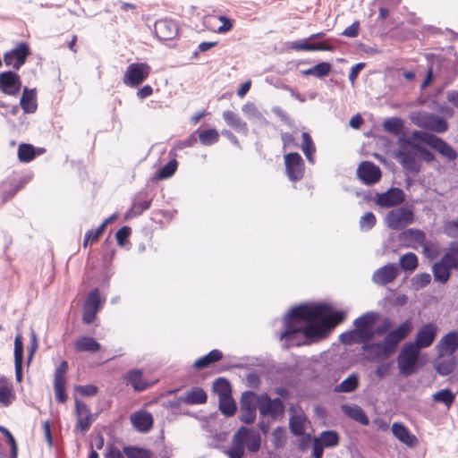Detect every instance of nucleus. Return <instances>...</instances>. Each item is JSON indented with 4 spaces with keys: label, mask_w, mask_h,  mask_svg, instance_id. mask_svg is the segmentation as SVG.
<instances>
[{
    "label": "nucleus",
    "mask_w": 458,
    "mask_h": 458,
    "mask_svg": "<svg viewBox=\"0 0 458 458\" xmlns=\"http://www.w3.org/2000/svg\"><path fill=\"white\" fill-rule=\"evenodd\" d=\"M345 316L344 311H333L323 303L294 307L284 318L285 330L281 339L285 340L287 347L310 344L344 321Z\"/></svg>",
    "instance_id": "1"
},
{
    "label": "nucleus",
    "mask_w": 458,
    "mask_h": 458,
    "mask_svg": "<svg viewBox=\"0 0 458 458\" xmlns=\"http://www.w3.org/2000/svg\"><path fill=\"white\" fill-rule=\"evenodd\" d=\"M409 117L418 127L437 133H443L448 129L447 122L444 118L425 111L413 112Z\"/></svg>",
    "instance_id": "2"
},
{
    "label": "nucleus",
    "mask_w": 458,
    "mask_h": 458,
    "mask_svg": "<svg viewBox=\"0 0 458 458\" xmlns=\"http://www.w3.org/2000/svg\"><path fill=\"white\" fill-rule=\"evenodd\" d=\"M412 138L429 146L450 161L454 160L457 157L456 151L450 145L433 134L420 131H414L412 132Z\"/></svg>",
    "instance_id": "3"
},
{
    "label": "nucleus",
    "mask_w": 458,
    "mask_h": 458,
    "mask_svg": "<svg viewBox=\"0 0 458 458\" xmlns=\"http://www.w3.org/2000/svg\"><path fill=\"white\" fill-rule=\"evenodd\" d=\"M420 349L411 343L406 344L401 350L397 359L399 371L402 375L410 376L416 370V364Z\"/></svg>",
    "instance_id": "4"
},
{
    "label": "nucleus",
    "mask_w": 458,
    "mask_h": 458,
    "mask_svg": "<svg viewBox=\"0 0 458 458\" xmlns=\"http://www.w3.org/2000/svg\"><path fill=\"white\" fill-rule=\"evenodd\" d=\"M408 138H400L398 140V150L394 156L403 167L410 173L416 174L420 170V162L416 154L409 149Z\"/></svg>",
    "instance_id": "5"
},
{
    "label": "nucleus",
    "mask_w": 458,
    "mask_h": 458,
    "mask_svg": "<svg viewBox=\"0 0 458 458\" xmlns=\"http://www.w3.org/2000/svg\"><path fill=\"white\" fill-rule=\"evenodd\" d=\"M413 211L409 207H402L390 210L386 216L385 222L387 227L400 230L413 222Z\"/></svg>",
    "instance_id": "6"
},
{
    "label": "nucleus",
    "mask_w": 458,
    "mask_h": 458,
    "mask_svg": "<svg viewBox=\"0 0 458 458\" xmlns=\"http://www.w3.org/2000/svg\"><path fill=\"white\" fill-rule=\"evenodd\" d=\"M150 66L146 63H134L130 64L123 75V81L126 86L137 87L149 75Z\"/></svg>",
    "instance_id": "7"
},
{
    "label": "nucleus",
    "mask_w": 458,
    "mask_h": 458,
    "mask_svg": "<svg viewBox=\"0 0 458 458\" xmlns=\"http://www.w3.org/2000/svg\"><path fill=\"white\" fill-rule=\"evenodd\" d=\"M439 332V327L435 322L423 324L418 329L415 340L412 344H416L418 348L426 349L430 347L435 342Z\"/></svg>",
    "instance_id": "8"
},
{
    "label": "nucleus",
    "mask_w": 458,
    "mask_h": 458,
    "mask_svg": "<svg viewBox=\"0 0 458 458\" xmlns=\"http://www.w3.org/2000/svg\"><path fill=\"white\" fill-rule=\"evenodd\" d=\"M257 409L259 410V395L253 392H245L241 402V420L246 424L254 422Z\"/></svg>",
    "instance_id": "9"
},
{
    "label": "nucleus",
    "mask_w": 458,
    "mask_h": 458,
    "mask_svg": "<svg viewBox=\"0 0 458 458\" xmlns=\"http://www.w3.org/2000/svg\"><path fill=\"white\" fill-rule=\"evenodd\" d=\"M438 358L453 356L458 351V330L445 334L435 345Z\"/></svg>",
    "instance_id": "10"
},
{
    "label": "nucleus",
    "mask_w": 458,
    "mask_h": 458,
    "mask_svg": "<svg viewBox=\"0 0 458 458\" xmlns=\"http://www.w3.org/2000/svg\"><path fill=\"white\" fill-rule=\"evenodd\" d=\"M285 172L290 181H300L304 175V162L297 152L288 153L284 156Z\"/></svg>",
    "instance_id": "11"
},
{
    "label": "nucleus",
    "mask_w": 458,
    "mask_h": 458,
    "mask_svg": "<svg viewBox=\"0 0 458 458\" xmlns=\"http://www.w3.org/2000/svg\"><path fill=\"white\" fill-rule=\"evenodd\" d=\"M30 47L26 43H20L16 47L4 55V62L6 66L18 71L30 55Z\"/></svg>",
    "instance_id": "12"
},
{
    "label": "nucleus",
    "mask_w": 458,
    "mask_h": 458,
    "mask_svg": "<svg viewBox=\"0 0 458 458\" xmlns=\"http://www.w3.org/2000/svg\"><path fill=\"white\" fill-rule=\"evenodd\" d=\"M259 411L262 416H271L276 419L282 416L284 405L281 399H271L267 394L259 395Z\"/></svg>",
    "instance_id": "13"
},
{
    "label": "nucleus",
    "mask_w": 458,
    "mask_h": 458,
    "mask_svg": "<svg viewBox=\"0 0 458 458\" xmlns=\"http://www.w3.org/2000/svg\"><path fill=\"white\" fill-rule=\"evenodd\" d=\"M378 318L376 312H368L356 318L353 322L356 332L367 342L374 336L373 326Z\"/></svg>",
    "instance_id": "14"
},
{
    "label": "nucleus",
    "mask_w": 458,
    "mask_h": 458,
    "mask_svg": "<svg viewBox=\"0 0 458 458\" xmlns=\"http://www.w3.org/2000/svg\"><path fill=\"white\" fill-rule=\"evenodd\" d=\"M362 349L371 360H375L386 359L396 350L386 337L381 343L369 344L367 342L363 344Z\"/></svg>",
    "instance_id": "15"
},
{
    "label": "nucleus",
    "mask_w": 458,
    "mask_h": 458,
    "mask_svg": "<svg viewBox=\"0 0 458 458\" xmlns=\"http://www.w3.org/2000/svg\"><path fill=\"white\" fill-rule=\"evenodd\" d=\"M21 88V81L14 72L8 71L0 73V91L5 95L16 96Z\"/></svg>",
    "instance_id": "16"
},
{
    "label": "nucleus",
    "mask_w": 458,
    "mask_h": 458,
    "mask_svg": "<svg viewBox=\"0 0 458 458\" xmlns=\"http://www.w3.org/2000/svg\"><path fill=\"white\" fill-rule=\"evenodd\" d=\"M399 240L409 248L417 249L422 247L423 252L426 253L428 250L426 242V234L419 229H407L401 233Z\"/></svg>",
    "instance_id": "17"
},
{
    "label": "nucleus",
    "mask_w": 458,
    "mask_h": 458,
    "mask_svg": "<svg viewBox=\"0 0 458 458\" xmlns=\"http://www.w3.org/2000/svg\"><path fill=\"white\" fill-rule=\"evenodd\" d=\"M155 34L160 40H172L178 35L176 22L170 19H162L155 23Z\"/></svg>",
    "instance_id": "18"
},
{
    "label": "nucleus",
    "mask_w": 458,
    "mask_h": 458,
    "mask_svg": "<svg viewBox=\"0 0 458 458\" xmlns=\"http://www.w3.org/2000/svg\"><path fill=\"white\" fill-rule=\"evenodd\" d=\"M357 174L367 184L376 183L381 178L379 167L371 162H362L357 169Z\"/></svg>",
    "instance_id": "19"
},
{
    "label": "nucleus",
    "mask_w": 458,
    "mask_h": 458,
    "mask_svg": "<svg viewBox=\"0 0 458 458\" xmlns=\"http://www.w3.org/2000/svg\"><path fill=\"white\" fill-rule=\"evenodd\" d=\"M75 410L77 414L75 428L77 431L86 432L93 422V416L88 406L79 400L75 402Z\"/></svg>",
    "instance_id": "20"
},
{
    "label": "nucleus",
    "mask_w": 458,
    "mask_h": 458,
    "mask_svg": "<svg viewBox=\"0 0 458 458\" xmlns=\"http://www.w3.org/2000/svg\"><path fill=\"white\" fill-rule=\"evenodd\" d=\"M99 292L98 289H95L89 294L84 304L82 318L84 323L90 324L93 322L99 309Z\"/></svg>",
    "instance_id": "21"
},
{
    "label": "nucleus",
    "mask_w": 458,
    "mask_h": 458,
    "mask_svg": "<svg viewBox=\"0 0 458 458\" xmlns=\"http://www.w3.org/2000/svg\"><path fill=\"white\" fill-rule=\"evenodd\" d=\"M391 430L395 438L410 448H414L419 444L417 437L411 434L403 423L394 422Z\"/></svg>",
    "instance_id": "22"
},
{
    "label": "nucleus",
    "mask_w": 458,
    "mask_h": 458,
    "mask_svg": "<svg viewBox=\"0 0 458 458\" xmlns=\"http://www.w3.org/2000/svg\"><path fill=\"white\" fill-rule=\"evenodd\" d=\"M242 430V434H241V437L238 438L242 446L244 448V445H246L250 452H257L259 449L261 444V438L259 432L250 430L245 427H242L237 430L236 433H241Z\"/></svg>",
    "instance_id": "23"
},
{
    "label": "nucleus",
    "mask_w": 458,
    "mask_h": 458,
    "mask_svg": "<svg viewBox=\"0 0 458 458\" xmlns=\"http://www.w3.org/2000/svg\"><path fill=\"white\" fill-rule=\"evenodd\" d=\"M404 192L399 188H391L385 193L377 195V203L381 207H394L403 203Z\"/></svg>",
    "instance_id": "24"
},
{
    "label": "nucleus",
    "mask_w": 458,
    "mask_h": 458,
    "mask_svg": "<svg viewBox=\"0 0 458 458\" xmlns=\"http://www.w3.org/2000/svg\"><path fill=\"white\" fill-rule=\"evenodd\" d=\"M398 275L397 267L394 264H386V266L375 271L372 281L379 285H384L393 282Z\"/></svg>",
    "instance_id": "25"
},
{
    "label": "nucleus",
    "mask_w": 458,
    "mask_h": 458,
    "mask_svg": "<svg viewBox=\"0 0 458 458\" xmlns=\"http://www.w3.org/2000/svg\"><path fill=\"white\" fill-rule=\"evenodd\" d=\"M412 329V324L410 319L405 320L399 325L395 329L389 332L386 338L396 349L398 344L403 340Z\"/></svg>",
    "instance_id": "26"
},
{
    "label": "nucleus",
    "mask_w": 458,
    "mask_h": 458,
    "mask_svg": "<svg viewBox=\"0 0 458 458\" xmlns=\"http://www.w3.org/2000/svg\"><path fill=\"white\" fill-rule=\"evenodd\" d=\"M131 422L140 432H148L153 425L152 415L145 411L135 412L131 415Z\"/></svg>",
    "instance_id": "27"
},
{
    "label": "nucleus",
    "mask_w": 458,
    "mask_h": 458,
    "mask_svg": "<svg viewBox=\"0 0 458 458\" xmlns=\"http://www.w3.org/2000/svg\"><path fill=\"white\" fill-rule=\"evenodd\" d=\"M15 400L13 384L6 377L0 376V403L9 406Z\"/></svg>",
    "instance_id": "28"
},
{
    "label": "nucleus",
    "mask_w": 458,
    "mask_h": 458,
    "mask_svg": "<svg viewBox=\"0 0 458 458\" xmlns=\"http://www.w3.org/2000/svg\"><path fill=\"white\" fill-rule=\"evenodd\" d=\"M125 378L137 392L143 391L152 385V383H149L143 378L142 372L140 369L130 370L126 374Z\"/></svg>",
    "instance_id": "29"
},
{
    "label": "nucleus",
    "mask_w": 458,
    "mask_h": 458,
    "mask_svg": "<svg viewBox=\"0 0 458 458\" xmlns=\"http://www.w3.org/2000/svg\"><path fill=\"white\" fill-rule=\"evenodd\" d=\"M20 105L25 113H34L37 109L36 90L24 88L20 99Z\"/></svg>",
    "instance_id": "30"
},
{
    "label": "nucleus",
    "mask_w": 458,
    "mask_h": 458,
    "mask_svg": "<svg viewBox=\"0 0 458 458\" xmlns=\"http://www.w3.org/2000/svg\"><path fill=\"white\" fill-rule=\"evenodd\" d=\"M342 411L346 416L350 417L360 424L364 426L369 424V419L367 415L359 405L344 404L342 405Z\"/></svg>",
    "instance_id": "31"
},
{
    "label": "nucleus",
    "mask_w": 458,
    "mask_h": 458,
    "mask_svg": "<svg viewBox=\"0 0 458 458\" xmlns=\"http://www.w3.org/2000/svg\"><path fill=\"white\" fill-rule=\"evenodd\" d=\"M223 118L228 126L233 128L238 132L247 133L248 128L246 123L235 113L229 110L224 111Z\"/></svg>",
    "instance_id": "32"
},
{
    "label": "nucleus",
    "mask_w": 458,
    "mask_h": 458,
    "mask_svg": "<svg viewBox=\"0 0 458 458\" xmlns=\"http://www.w3.org/2000/svg\"><path fill=\"white\" fill-rule=\"evenodd\" d=\"M208 396L200 387H192L182 397V401L187 404H202L207 402Z\"/></svg>",
    "instance_id": "33"
},
{
    "label": "nucleus",
    "mask_w": 458,
    "mask_h": 458,
    "mask_svg": "<svg viewBox=\"0 0 458 458\" xmlns=\"http://www.w3.org/2000/svg\"><path fill=\"white\" fill-rule=\"evenodd\" d=\"M450 269H452L447 262H445L444 258L439 262L434 264L432 272L436 281L445 284L450 277Z\"/></svg>",
    "instance_id": "34"
},
{
    "label": "nucleus",
    "mask_w": 458,
    "mask_h": 458,
    "mask_svg": "<svg viewBox=\"0 0 458 458\" xmlns=\"http://www.w3.org/2000/svg\"><path fill=\"white\" fill-rule=\"evenodd\" d=\"M76 351L97 352L100 350V344L92 337L82 336L74 343Z\"/></svg>",
    "instance_id": "35"
},
{
    "label": "nucleus",
    "mask_w": 458,
    "mask_h": 458,
    "mask_svg": "<svg viewBox=\"0 0 458 458\" xmlns=\"http://www.w3.org/2000/svg\"><path fill=\"white\" fill-rule=\"evenodd\" d=\"M455 365L454 355L450 357L438 358L434 363L435 369L441 376L449 375Z\"/></svg>",
    "instance_id": "36"
},
{
    "label": "nucleus",
    "mask_w": 458,
    "mask_h": 458,
    "mask_svg": "<svg viewBox=\"0 0 458 458\" xmlns=\"http://www.w3.org/2000/svg\"><path fill=\"white\" fill-rule=\"evenodd\" d=\"M359 385V378L356 374H351L341 384L335 387L337 393H351L353 392Z\"/></svg>",
    "instance_id": "37"
},
{
    "label": "nucleus",
    "mask_w": 458,
    "mask_h": 458,
    "mask_svg": "<svg viewBox=\"0 0 458 458\" xmlns=\"http://www.w3.org/2000/svg\"><path fill=\"white\" fill-rule=\"evenodd\" d=\"M302 138V144H301V149L308 159V161L311 164L315 162L314 160V153L316 151L315 145L308 132H302L301 134Z\"/></svg>",
    "instance_id": "38"
},
{
    "label": "nucleus",
    "mask_w": 458,
    "mask_h": 458,
    "mask_svg": "<svg viewBox=\"0 0 458 458\" xmlns=\"http://www.w3.org/2000/svg\"><path fill=\"white\" fill-rule=\"evenodd\" d=\"M324 447H333L338 444L339 438L336 432L333 430L323 431L318 437L314 438Z\"/></svg>",
    "instance_id": "39"
},
{
    "label": "nucleus",
    "mask_w": 458,
    "mask_h": 458,
    "mask_svg": "<svg viewBox=\"0 0 458 458\" xmlns=\"http://www.w3.org/2000/svg\"><path fill=\"white\" fill-rule=\"evenodd\" d=\"M306 419L302 414H295L290 418V429L296 436L303 435Z\"/></svg>",
    "instance_id": "40"
},
{
    "label": "nucleus",
    "mask_w": 458,
    "mask_h": 458,
    "mask_svg": "<svg viewBox=\"0 0 458 458\" xmlns=\"http://www.w3.org/2000/svg\"><path fill=\"white\" fill-rule=\"evenodd\" d=\"M123 454L127 458H152L153 456L150 451L132 445L124 446Z\"/></svg>",
    "instance_id": "41"
},
{
    "label": "nucleus",
    "mask_w": 458,
    "mask_h": 458,
    "mask_svg": "<svg viewBox=\"0 0 458 458\" xmlns=\"http://www.w3.org/2000/svg\"><path fill=\"white\" fill-rule=\"evenodd\" d=\"M242 113L246 115L247 118L257 121V122H264L265 118L263 114L259 111L257 106L253 103H247L242 107Z\"/></svg>",
    "instance_id": "42"
},
{
    "label": "nucleus",
    "mask_w": 458,
    "mask_h": 458,
    "mask_svg": "<svg viewBox=\"0 0 458 458\" xmlns=\"http://www.w3.org/2000/svg\"><path fill=\"white\" fill-rule=\"evenodd\" d=\"M213 389L218 395V399L231 395L229 382L225 378H218L213 384Z\"/></svg>",
    "instance_id": "43"
},
{
    "label": "nucleus",
    "mask_w": 458,
    "mask_h": 458,
    "mask_svg": "<svg viewBox=\"0 0 458 458\" xmlns=\"http://www.w3.org/2000/svg\"><path fill=\"white\" fill-rule=\"evenodd\" d=\"M243 430L241 433H235L232 442V447L226 452L229 458H242L244 454V448L242 446L238 438L242 434Z\"/></svg>",
    "instance_id": "44"
},
{
    "label": "nucleus",
    "mask_w": 458,
    "mask_h": 458,
    "mask_svg": "<svg viewBox=\"0 0 458 458\" xmlns=\"http://www.w3.org/2000/svg\"><path fill=\"white\" fill-rule=\"evenodd\" d=\"M219 409L225 416H232L236 411V404L231 395L219 399Z\"/></svg>",
    "instance_id": "45"
},
{
    "label": "nucleus",
    "mask_w": 458,
    "mask_h": 458,
    "mask_svg": "<svg viewBox=\"0 0 458 458\" xmlns=\"http://www.w3.org/2000/svg\"><path fill=\"white\" fill-rule=\"evenodd\" d=\"M383 127L386 131L398 134L403 127V122L397 117L388 118L383 123Z\"/></svg>",
    "instance_id": "46"
},
{
    "label": "nucleus",
    "mask_w": 458,
    "mask_h": 458,
    "mask_svg": "<svg viewBox=\"0 0 458 458\" xmlns=\"http://www.w3.org/2000/svg\"><path fill=\"white\" fill-rule=\"evenodd\" d=\"M400 265L403 269L411 272L418 266V258L414 253H406L401 257Z\"/></svg>",
    "instance_id": "47"
},
{
    "label": "nucleus",
    "mask_w": 458,
    "mask_h": 458,
    "mask_svg": "<svg viewBox=\"0 0 458 458\" xmlns=\"http://www.w3.org/2000/svg\"><path fill=\"white\" fill-rule=\"evenodd\" d=\"M432 399L436 403H443L450 407L454 400V394L449 389H442L432 395Z\"/></svg>",
    "instance_id": "48"
},
{
    "label": "nucleus",
    "mask_w": 458,
    "mask_h": 458,
    "mask_svg": "<svg viewBox=\"0 0 458 458\" xmlns=\"http://www.w3.org/2000/svg\"><path fill=\"white\" fill-rule=\"evenodd\" d=\"M199 138L203 145L209 146L218 141L219 133L215 129H209L200 131Z\"/></svg>",
    "instance_id": "49"
},
{
    "label": "nucleus",
    "mask_w": 458,
    "mask_h": 458,
    "mask_svg": "<svg viewBox=\"0 0 458 458\" xmlns=\"http://www.w3.org/2000/svg\"><path fill=\"white\" fill-rule=\"evenodd\" d=\"M35 157V149L30 144H21L18 148V157L21 162H30Z\"/></svg>",
    "instance_id": "50"
},
{
    "label": "nucleus",
    "mask_w": 458,
    "mask_h": 458,
    "mask_svg": "<svg viewBox=\"0 0 458 458\" xmlns=\"http://www.w3.org/2000/svg\"><path fill=\"white\" fill-rule=\"evenodd\" d=\"M430 281H431L430 275L428 273H422V274L416 275L411 279V284L415 290H420V289L426 287L428 284H429Z\"/></svg>",
    "instance_id": "51"
},
{
    "label": "nucleus",
    "mask_w": 458,
    "mask_h": 458,
    "mask_svg": "<svg viewBox=\"0 0 458 458\" xmlns=\"http://www.w3.org/2000/svg\"><path fill=\"white\" fill-rule=\"evenodd\" d=\"M341 341L345 344H352L354 343H361L365 344L367 341L360 335L355 329H353L351 332H346L344 334H342L340 336Z\"/></svg>",
    "instance_id": "52"
},
{
    "label": "nucleus",
    "mask_w": 458,
    "mask_h": 458,
    "mask_svg": "<svg viewBox=\"0 0 458 458\" xmlns=\"http://www.w3.org/2000/svg\"><path fill=\"white\" fill-rule=\"evenodd\" d=\"M150 206V202L148 199L135 202L131 209L129 210L127 216H135L140 215L144 210H147Z\"/></svg>",
    "instance_id": "53"
},
{
    "label": "nucleus",
    "mask_w": 458,
    "mask_h": 458,
    "mask_svg": "<svg viewBox=\"0 0 458 458\" xmlns=\"http://www.w3.org/2000/svg\"><path fill=\"white\" fill-rule=\"evenodd\" d=\"M376 224V217L373 213H365L360 220V227L363 231L370 230Z\"/></svg>",
    "instance_id": "54"
},
{
    "label": "nucleus",
    "mask_w": 458,
    "mask_h": 458,
    "mask_svg": "<svg viewBox=\"0 0 458 458\" xmlns=\"http://www.w3.org/2000/svg\"><path fill=\"white\" fill-rule=\"evenodd\" d=\"M177 162L171 160L168 162L157 174L159 179H167L172 176L176 171Z\"/></svg>",
    "instance_id": "55"
},
{
    "label": "nucleus",
    "mask_w": 458,
    "mask_h": 458,
    "mask_svg": "<svg viewBox=\"0 0 458 458\" xmlns=\"http://www.w3.org/2000/svg\"><path fill=\"white\" fill-rule=\"evenodd\" d=\"M445 262H447L449 267L453 269L458 270V251L452 246L451 250L443 256Z\"/></svg>",
    "instance_id": "56"
},
{
    "label": "nucleus",
    "mask_w": 458,
    "mask_h": 458,
    "mask_svg": "<svg viewBox=\"0 0 458 458\" xmlns=\"http://www.w3.org/2000/svg\"><path fill=\"white\" fill-rule=\"evenodd\" d=\"M331 69V65L328 63H319L313 66V76L317 78H323L327 76Z\"/></svg>",
    "instance_id": "57"
},
{
    "label": "nucleus",
    "mask_w": 458,
    "mask_h": 458,
    "mask_svg": "<svg viewBox=\"0 0 458 458\" xmlns=\"http://www.w3.org/2000/svg\"><path fill=\"white\" fill-rule=\"evenodd\" d=\"M105 228L102 225H99L98 229L95 231H88L85 234V239L83 242L84 246H86L89 241L91 242H97L99 239V237L103 234Z\"/></svg>",
    "instance_id": "58"
},
{
    "label": "nucleus",
    "mask_w": 458,
    "mask_h": 458,
    "mask_svg": "<svg viewBox=\"0 0 458 458\" xmlns=\"http://www.w3.org/2000/svg\"><path fill=\"white\" fill-rule=\"evenodd\" d=\"M0 431L6 437L7 441H8L9 445H11V452H12L13 458H16L18 448H17V444H16V441H15L13 436L4 427H0Z\"/></svg>",
    "instance_id": "59"
},
{
    "label": "nucleus",
    "mask_w": 458,
    "mask_h": 458,
    "mask_svg": "<svg viewBox=\"0 0 458 458\" xmlns=\"http://www.w3.org/2000/svg\"><path fill=\"white\" fill-rule=\"evenodd\" d=\"M217 20L222 22V25L216 30L217 33L223 34L230 31L233 29V21L227 17L220 15L217 17Z\"/></svg>",
    "instance_id": "60"
},
{
    "label": "nucleus",
    "mask_w": 458,
    "mask_h": 458,
    "mask_svg": "<svg viewBox=\"0 0 458 458\" xmlns=\"http://www.w3.org/2000/svg\"><path fill=\"white\" fill-rule=\"evenodd\" d=\"M444 233L452 238H458V221L446 223L444 227Z\"/></svg>",
    "instance_id": "61"
},
{
    "label": "nucleus",
    "mask_w": 458,
    "mask_h": 458,
    "mask_svg": "<svg viewBox=\"0 0 458 458\" xmlns=\"http://www.w3.org/2000/svg\"><path fill=\"white\" fill-rule=\"evenodd\" d=\"M131 232V228L128 226H123L117 231L115 237L120 246L124 245L125 240L130 236Z\"/></svg>",
    "instance_id": "62"
},
{
    "label": "nucleus",
    "mask_w": 458,
    "mask_h": 458,
    "mask_svg": "<svg viewBox=\"0 0 458 458\" xmlns=\"http://www.w3.org/2000/svg\"><path fill=\"white\" fill-rule=\"evenodd\" d=\"M310 39H304V40H296L292 43V48L297 51H312L313 44H310L308 41Z\"/></svg>",
    "instance_id": "63"
},
{
    "label": "nucleus",
    "mask_w": 458,
    "mask_h": 458,
    "mask_svg": "<svg viewBox=\"0 0 458 458\" xmlns=\"http://www.w3.org/2000/svg\"><path fill=\"white\" fill-rule=\"evenodd\" d=\"M285 437V430L283 428H276L273 431V440L276 447H279L283 445Z\"/></svg>",
    "instance_id": "64"
}]
</instances>
